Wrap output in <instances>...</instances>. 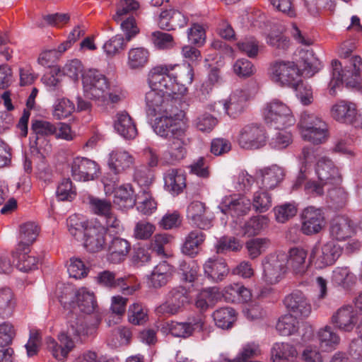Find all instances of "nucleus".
I'll return each mask as SVG.
<instances>
[{
  "label": "nucleus",
  "mask_w": 362,
  "mask_h": 362,
  "mask_svg": "<svg viewBox=\"0 0 362 362\" xmlns=\"http://www.w3.org/2000/svg\"><path fill=\"white\" fill-rule=\"evenodd\" d=\"M342 68L341 64L337 60L332 62V76L329 84V94L336 95V88L344 83L347 87H356L359 83L362 71V59L358 55L352 56Z\"/></svg>",
  "instance_id": "f257e3e1"
},
{
  "label": "nucleus",
  "mask_w": 362,
  "mask_h": 362,
  "mask_svg": "<svg viewBox=\"0 0 362 362\" xmlns=\"http://www.w3.org/2000/svg\"><path fill=\"white\" fill-rule=\"evenodd\" d=\"M81 76L85 98L94 100L99 105H104L110 88L107 76L96 69H89Z\"/></svg>",
  "instance_id": "f03ea898"
},
{
  "label": "nucleus",
  "mask_w": 362,
  "mask_h": 362,
  "mask_svg": "<svg viewBox=\"0 0 362 362\" xmlns=\"http://www.w3.org/2000/svg\"><path fill=\"white\" fill-rule=\"evenodd\" d=\"M172 64H158L152 67L148 74V83L164 94L178 95L182 88L175 82Z\"/></svg>",
  "instance_id": "7ed1b4c3"
},
{
  "label": "nucleus",
  "mask_w": 362,
  "mask_h": 362,
  "mask_svg": "<svg viewBox=\"0 0 362 362\" xmlns=\"http://www.w3.org/2000/svg\"><path fill=\"white\" fill-rule=\"evenodd\" d=\"M298 127L305 141L320 144L327 139V124L320 117L313 113L303 112L300 115Z\"/></svg>",
  "instance_id": "20e7f679"
},
{
  "label": "nucleus",
  "mask_w": 362,
  "mask_h": 362,
  "mask_svg": "<svg viewBox=\"0 0 362 362\" xmlns=\"http://www.w3.org/2000/svg\"><path fill=\"white\" fill-rule=\"evenodd\" d=\"M270 79L281 86H294L300 78V70L293 61L276 59L269 64Z\"/></svg>",
  "instance_id": "39448f33"
},
{
  "label": "nucleus",
  "mask_w": 362,
  "mask_h": 362,
  "mask_svg": "<svg viewBox=\"0 0 362 362\" xmlns=\"http://www.w3.org/2000/svg\"><path fill=\"white\" fill-rule=\"evenodd\" d=\"M264 116L265 122L277 129L292 126L296 122L289 107L278 99H274L267 103Z\"/></svg>",
  "instance_id": "423d86ee"
},
{
  "label": "nucleus",
  "mask_w": 362,
  "mask_h": 362,
  "mask_svg": "<svg viewBox=\"0 0 362 362\" xmlns=\"http://www.w3.org/2000/svg\"><path fill=\"white\" fill-rule=\"evenodd\" d=\"M57 132V127L51 122L42 119H33L31 122L30 148L37 153L51 151L49 137Z\"/></svg>",
  "instance_id": "0eeeda50"
},
{
  "label": "nucleus",
  "mask_w": 362,
  "mask_h": 362,
  "mask_svg": "<svg viewBox=\"0 0 362 362\" xmlns=\"http://www.w3.org/2000/svg\"><path fill=\"white\" fill-rule=\"evenodd\" d=\"M189 293L183 286L172 288L168 293L166 300L156 308L158 315H175L190 303Z\"/></svg>",
  "instance_id": "6e6552de"
},
{
  "label": "nucleus",
  "mask_w": 362,
  "mask_h": 362,
  "mask_svg": "<svg viewBox=\"0 0 362 362\" xmlns=\"http://www.w3.org/2000/svg\"><path fill=\"white\" fill-rule=\"evenodd\" d=\"M267 138V134L263 127L251 123L240 129L238 142L243 148L258 149L266 144Z\"/></svg>",
  "instance_id": "1a4fd4ad"
},
{
  "label": "nucleus",
  "mask_w": 362,
  "mask_h": 362,
  "mask_svg": "<svg viewBox=\"0 0 362 362\" xmlns=\"http://www.w3.org/2000/svg\"><path fill=\"white\" fill-rule=\"evenodd\" d=\"M284 304L289 314L298 318H307L312 313V305L309 299L300 291H295L286 296Z\"/></svg>",
  "instance_id": "9d476101"
},
{
  "label": "nucleus",
  "mask_w": 362,
  "mask_h": 362,
  "mask_svg": "<svg viewBox=\"0 0 362 362\" xmlns=\"http://www.w3.org/2000/svg\"><path fill=\"white\" fill-rule=\"evenodd\" d=\"M301 231L311 235L320 233L325 226V218L322 209L308 206L303 209L300 215Z\"/></svg>",
  "instance_id": "9b49d317"
},
{
  "label": "nucleus",
  "mask_w": 362,
  "mask_h": 362,
  "mask_svg": "<svg viewBox=\"0 0 362 362\" xmlns=\"http://www.w3.org/2000/svg\"><path fill=\"white\" fill-rule=\"evenodd\" d=\"M342 253L341 247L333 241H329L321 247L315 246L310 255L315 259V263L320 268H325L335 263Z\"/></svg>",
  "instance_id": "f8f14e48"
},
{
  "label": "nucleus",
  "mask_w": 362,
  "mask_h": 362,
  "mask_svg": "<svg viewBox=\"0 0 362 362\" xmlns=\"http://www.w3.org/2000/svg\"><path fill=\"white\" fill-rule=\"evenodd\" d=\"M189 139L185 130H179L176 135L170 138L167 150L165 151V159L171 164H174L183 159L187 153L186 146Z\"/></svg>",
  "instance_id": "ddd939ff"
},
{
  "label": "nucleus",
  "mask_w": 362,
  "mask_h": 362,
  "mask_svg": "<svg viewBox=\"0 0 362 362\" xmlns=\"http://www.w3.org/2000/svg\"><path fill=\"white\" fill-rule=\"evenodd\" d=\"M106 243V228L101 225L91 223L85 232L83 245L90 252H98L103 250Z\"/></svg>",
  "instance_id": "4468645a"
},
{
  "label": "nucleus",
  "mask_w": 362,
  "mask_h": 362,
  "mask_svg": "<svg viewBox=\"0 0 362 362\" xmlns=\"http://www.w3.org/2000/svg\"><path fill=\"white\" fill-rule=\"evenodd\" d=\"M115 274L105 270L100 272L97 276V281L100 285L108 288H119L124 295H133L139 288V286H132L129 279L126 277L115 278Z\"/></svg>",
  "instance_id": "2eb2a0df"
},
{
  "label": "nucleus",
  "mask_w": 362,
  "mask_h": 362,
  "mask_svg": "<svg viewBox=\"0 0 362 362\" xmlns=\"http://www.w3.org/2000/svg\"><path fill=\"white\" fill-rule=\"evenodd\" d=\"M98 170L97 163L86 158H76L71 163V175L78 181L93 180Z\"/></svg>",
  "instance_id": "dca6fc26"
},
{
  "label": "nucleus",
  "mask_w": 362,
  "mask_h": 362,
  "mask_svg": "<svg viewBox=\"0 0 362 362\" xmlns=\"http://www.w3.org/2000/svg\"><path fill=\"white\" fill-rule=\"evenodd\" d=\"M330 323L337 329L351 332L354 329L356 315L350 305H344L335 311L330 318Z\"/></svg>",
  "instance_id": "f3484780"
},
{
  "label": "nucleus",
  "mask_w": 362,
  "mask_h": 362,
  "mask_svg": "<svg viewBox=\"0 0 362 362\" xmlns=\"http://www.w3.org/2000/svg\"><path fill=\"white\" fill-rule=\"evenodd\" d=\"M331 236L339 241L351 238L355 233L354 221L346 216H335L330 223Z\"/></svg>",
  "instance_id": "a211bd4d"
},
{
  "label": "nucleus",
  "mask_w": 362,
  "mask_h": 362,
  "mask_svg": "<svg viewBox=\"0 0 362 362\" xmlns=\"http://www.w3.org/2000/svg\"><path fill=\"white\" fill-rule=\"evenodd\" d=\"M187 217L200 229L206 230L211 226L213 218L207 211L205 204L201 202H192L189 205Z\"/></svg>",
  "instance_id": "6ab92c4d"
},
{
  "label": "nucleus",
  "mask_w": 362,
  "mask_h": 362,
  "mask_svg": "<svg viewBox=\"0 0 362 362\" xmlns=\"http://www.w3.org/2000/svg\"><path fill=\"white\" fill-rule=\"evenodd\" d=\"M204 320L201 317L189 319L188 322L172 321L168 324L169 332L175 337L188 338L193 335L197 329L202 330Z\"/></svg>",
  "instance_id": "aec40b11"
},
{
  "label": "nucleus",
  "mask_w": 362,
  "mask_h": 362,
  "mask_svg": "<svg viewBox=\"0 0 362 362\" xmlns=\"http://www.w3.org/2000/svg\"><path fill=\"white\" fill-rule=\"evenodd\" d=\"M316 173L320 182L324 184L334 185L339 183L341 180L338 168L331 160L325 158L318 160Z\"/></svg>",
  "instance_id": "412c9836"
},
{
  "label": "nucleus",
  "mask_w": 362,
  "mask_h": 362,
  "mask_svg": "<svg viewBox=\"0 0 362 362\" xmlns=\"http://www.w3.org/2000/svg\"><path fill=\"white\" fill-rule=\"evenodd\" d=\"M187 23V18L179 11L169 8L161 11L158 20L160 28L166 30L183 28Z\"/></svg>",
  "instance_id": "4be33fe9"
},
{
  "label": "nucleus",
  "mask_w": 362,
  "mask_h": 362,
  "mask_svg": "<svg viewBox=\"0 0 362 362\" xmlns=\"http://www.w3.org/2000/svg\"><path fill=\"white\" fill-rule=\"evenodd\" d=\"M286 272L283 261L278 258L267 259L263 264V279L269 284H275L281 281Z\"/></svg>",
  "instance_id": "5701e85b"
},
{
  "label": "nucleus",
  "mask_w": 362,
  "mask_h": 362,
  "mask_svg": "<svg viewBox=\"0 0 362 362\" xmlns=\"http://www.w3.org/2000/svg\"><path fill=\"white\" fill-rule=\"evenodd\" d=\"M134 163V157L127 151L117 149L110 153L108 165L115 175L122 173L131 168Z\"/></svg>",
  "instance_id": "b1692460"
},
{
  "label": "nucleus",
  "mask_w": 362,
  "mask_h": 362,
  "mask_svg": "<svg viewBox=\"0 0 362 362\" xmlns=\"http://www.w3.org/2000/svg\"><path fill=\"white\" fill-rule=\"evenodd\" d=\"M58 339L60 344H58L54 339L51 337L47 338V347L56 359L63 361L66 358L69 353L74 349V343L67 334H65V332H62L59 335Z\"/></svg>",
  "instance_id": "393cba45"
},
{
  "label": "nucleus",
  "mask_w": 362,
  "mask_h": 362,
  "mask_svg": "<svg viewBox=\"0 0 362 362\" xmlns=\"http://www.w3.org/2000/svg\"><path fill=\"white\" fill-rule=\"evenodd\" d=\"M248 99L249 95L245 90H236L223 103L226 112L230 117H236L243 112Z\"/></svg>",
  "instance_id": "a878e982"
},
{
  "label": "nucleus",
  "mask_w": 362,
  "mask_h": 362,
  "mask_svg": "<svg viewBox=\"0 0 362 362\" xmlns=\"http://www.w3.org/2000/svg\"><path fill=\"white\" fill-rule=\"evenodd\" d=\"M356 115V105L349 101L340 100L331 108L332 117L342 123L352 124Z\"/></svg>",
  "instance_id": "bb28decb"
},
{
  "label": "nucleus",
  "mask_w": 362,
  "mask_h": 362,
  "mask_svg": "<svg viewBox=\"0 0 362 362\" xmlns=\"http://www.w3.org/2000/svg\"><path fill=\"white\" fill-rule=\"evenodd\" d=\"M154 132L163 137H173L179 130H184L180 127V120L161 115L156 117L153 125Z\"/></svg>",
  "instance_id": "cd10ccee"
},
{
  "label": "nucleus",
  "mask_w": 362,
  "mask_h": 362,
  "mask_svg": "<svg viewBox=\"0 0 362 362\" xmlns=\"http://www.w3.org/2000/svg\"><path fill=\"white\" fill-rule=\"evenodd\" d=\"M129 250L130 244L127 240L115 237L107 244V259L113 264L119 263L125 259Z\"/></svg>",
  "instance_id": "c85d7f7f"
},
{
  "label": "nucleus",
  "mask_w": 362,
  "mask_h": 362,
  "mask_svg": "<svg viewBox=\"0 0 362 362\" xmlns=\"http://www.w3.org/2000/svg\"><path fill=\"white\" fill-rule=\"evenodd\" d=\"M316 337L320 347L325 351H332L337 349L341 341L339 334L329 325L320 328Z\"/></svg>",
  "instance_id": "c756f323"
},
{
  "label": "nucleus",
  "mask_w": 362,
  "mask_h": 362,
  "mask_svg": "<svg viewBox=\"0 0 362 362\" xmlns=\"http://www.w3.org/2000/svg\"><path fill=\"white\" fill-rule=\"evenodd\" d=\"M307 255V251L300 247H293L289 250L287 264L296 274L301 276L306 272L308 267Z\"/></svg>",
  "instance_id": "7c9ffc66"
},
{
  "label": "nucleus",
  "mask_w": 362,
  "mask_h": 362,
  "mask_svg": "<svg viewBox=\"0 0 362 362\" xmlns=\"http://www.w3.org/2000/svg\"><path fill=\"white\" fill-rule=\"evenodd\" d=\"M298 351L296 347L288 343H276L272 349V362H296Z\"/></svg>",
  "instance_id": "2f4dec72"
},
{
  "label": "nucleus",
  "mask_w": 362,
  "mask_h": 362,
  "mask_svg": "<svg viewBox=\"0 0 362 362\" xmlns=\"http://www.w3.org/2000/svg\"><path fill=\"white\" fill-rule=\"evenodd\" d=\"M205 275L214 282H219L228 275L229 269L221 259H209L204 264Z\"/></svg>",
  "instance_id": "473e14b6"
},
{
  "label": "nucleus",
  "mask_w": 362,
  "mask_h": 362,
  "mask_svg": "<svg viewBox=\"0 0 362 362\" xmlns=\"http://www.w3.org/2000/svg\"><path fill=\"white\" fill-rule=\"evenodd\" d=\"M173 267L167 262H160L148 277L151 286L158 288L165 286L171 277Z\"/></svg>",
  "instance_id": "72a5a7b5"
},
{
  "label": "nucleus",
  "mask_w": 362,
  "mask_h": 362,
  "mask_svg": "<svg viewBox=\"0 0 362 362\" xmlns=\"http://www.w3.org/2000/svg\"><path fill=\"white\" fill-rule=\"evenodd\" d=\"M182 89L178 95L166 94L162 113L165 116H170V117L181 120L185 117V112L182 108V100L180 95Z\"/></svg>",
  "instance_id": "f704fd0d"
},
{
  "label": "nucleus",
  "mask_w": 362,
  "mask_h": 362,
  "mask_svg": "<svg viewBox=\"0 0 362 362\" xmlns=\"http://www.w3.org/2000/svg\"><path fill=\"white\" fill-rule=\"evenodd\" d=\"M166 94L155 88L147 92L145 95L147 115L155 117L157 114H161Z\"/></svg>",
  "instance_id": "c9c22d12"
},
{
  "label": "nucleus",
  "mask_w": 362,
  "mask_h": 362,
  "mask_svg": "<svg viewBox=\"0 0 362 362\" xmlns=\"http://www.w3.org/2000/svg\"><path fill=\"white\" fill-rule=\"evenodd\" d=\"M115 129L124 139H133L137 135V129L132 117L127 112L117 115Z\"/></svg>",
  "instance_id": "e433bc0d"
},
{
  "label": "nucleus",
  "mask_w": 362,
  "mask_h": 362,
  "mask_svg": "<svg viewBox=\"0 0 362 362\" xmlns=\"http://www.w3.org/2000/svg\"><path fill=\"white\" fill-rule=\"evenodd\" d=\"M205 234L200 230H192L185 238L182 247V252L189 257L196 256L200 250V247L205 240Z\"/></svg>",
  "instance_id": "4c0bfd02"
},
{
  "label": "nucleus",
  "mask_w": 362,
  "mask_h": 362,
  "mask_svg": "<svg viewBox=\"0 0 362 362\" xmlns=\"http://www.w3.org/2000/svg\"><path fill=\"white\" fill-rule=\"evenodd\" d=\"M262 185L265 189H273L283 180L284 171L276 165L264 168L259 170Z\"/></svg>",
  "instance_id": "58836bf2"
},
{
  "label": "nucleus",
  "mask_w": 362,
  "mask_h": 362,
  "mask_svg": "<svg viewBox=\"0 0 362 362\" xmlns=\"http://www.w3.org/2000/svg\"><path fill=\"white\" fill-rule=\"evenodd\" d=\"M268 226V218L265 216L251 217L241 226L243 236L252 237L259 235Z\"/></svg>",
  "instance_id": "ea45409f"
},
{
  "label": "nucleus",
  "mask_w": 362,
  "mask_h": 362,
  "mask_svg": "<svg viewBox=\"0 0 362 362\" xmlns=\"http://www.w3.org/2000/svg\"><path fill=\"white\" fill-rule=\"evenodd\" d=\"M76 304L81 313L87 315L93 313L97 308L94 293L85 288L76 291Z\"/></svg>",
  "instance_id": "a19ab883"
},
{
  "label": "nucleus",
  "mask_w": 362,
  "mask_h": 362,
  "mask_svg": "<svg viewBox=\"0 0 362 362\" xmlns=\"http://www.w3.org/2000/svg\"><path fill=\"white\" fill-rule=\"evenodd\" d=\"M164 179L167 189L175 194H180L186 186L185 177L177 169L169 170Z\"/></svg>",
  "instance_id": "79ce46f5"
},
{
  "label": "nucleus",
  "mask_w": 362,
  "mask_h": 362,
  "mask_svg": "<svg viewBox=\"0 0 362 362\" xmlns=\"http://www.w3.org/2000/svg\"><path fill=\"white\" fill-rule=\"evenodd\" d=\"M226 211L233 216H240L247 214L251 207L250 200L244 197L231 198L225 201Z\"/></svg>",
  "instance_id": "37998d69"
},
{
  "label": "nucleus",
  "mask_w": 362,
  "mask_h": 362,
  "mask_svg": "<svg viewBox=\"0 0 362 362\" xmlns=\"http://www.w3.org/2000/svg\"><path fill=\"white\" fill-rule=\"evenodd\" d=\"M38 235L37 226L33 222H27L20 227L21 241L18 245V250L28 249Z\"/></svg>",
  "instance_id": "c03bdc74"
},
{
  "label": "nucleus",
  "mask_w": 362,
  "mask_h": 362,
  "mask_svg": "<svg viewBox=\"0 0 362 362\" xmlns=\"http://www.w3.org/2000/svg\"><path fill=\"white\" fill-rule=\"evenodd\" d=\"M212 317L217 327L225 329L230 328L236 320L234 309L231 308H221L213 313Z\"/></svg>",
  "instance_id": "a18cd8bd"
},
{
  "label": "nucleus",
  "mask_w": 362,
  "mask_h": 362,
  "mask_svg": "<svg viewBox=\"0 0 362 362\" xmlns=\"http://www.w3.org/2000/svg\"><path fill=\"white\" fill-rule=\"evenodd\" d=\"M30 250H18L13 254V256L17 259L16 267L23 272H28L37 268V258L29 254Z\"/></svg>",
  "instance_id": "49530a36"
},
{
  "label": "nucleus",
  "mask_w": 362,
  "mask_h": 362,
  "mask_svg": "<svg viewBox=\"0 0 362 362\" xmlns=\"http://www.w3.org/2000/svg\"><path fill=\"white\" fill-rule=\"evenodd\" d=\"M298 317L291 314L281 316L276 323V330L282 336H291L298 332L299 322Z\"/></svg>",
  "instance_id": "de8ad7c7"
},
{
  "label": "nucleus",
  "mask_w": 362,
  "mask_h": 362,
  "mask_svg": "<svg viewBox=\"0 0 362 362\" xmlns=\"http://www.w3.org/2000/svg\"><path fill=\"white\" fill-rule=\"evenodd\" d=\"M16 300L10 288L0 289V317H10L14 311Z\"/></svg>",
  "instance_id": "09e8293b"
},
{
  "label": "nucleus",
  "mask_w": 362,
  "mask_h": 362,
  "mask_svg": "<svg viewBox=\"0 0 362 362\" xmlns=\"http://www.w3.org/2000/svg\"><path fill=\"white\" fill-rule=\"evenodd\" d=\"M114 202L123 209L132 208L136 204L134 192L129 185H122L115 192Z\"/></svg>",
  "instance_id": "8fccbe9b"
},
{
  "label": "nucleus",
  "mask_w": 362,
  "mask_h": 362,
  "mask_svg": "<svg viewBox=\"0 0 362 362\" xmlns=\"http://www.w3.org/2000/svg\"><path fill=\"white\" fill-rule=\"evenodd\" d=\"M149 55L148 50L144 47L132 48L128 52V65L131 69L144 67L148 61Z\"/></svg>",
  "instance_id": "3c124183"
},
{
  "label": "nucleus",
  "mask_w": 362,
  "mask_h": 362,
  "mask_svg": "<svg viewBox=\"0 0 362 362\" xmlns=\"http://www.w3.org/2000/svg\"><path fill=\"white\" fill-rule=\"evenodd\" d=\"M68 328L65 334L69 338L88 334V329L84 324V318L71 313L68 317Z\"/></svg>",
  "instance_id": "603ef678"
},
{
  "label": "nucleus",
  "mask_w": 362,
  "mask_h": 362,
  "mask_svg": "<svg viewBox=\"0 0 362 362\" xmlns=\"http://www.w3.org/2000/svg\"><path fill=\"white\" fill-rule=\"evenodd\" d=\"M174 79L175 82L183 85L191 84L194 78V70L189 63L182 64H172Z\"/></svg>",
  "instance_id": "864d4df0"
},
{
  "label": "nucleus",
  "mask_w": 362,
  "mask_h": 362,
  "mask_svg": "<svg viewBox=\"0 0 362 362\" xmlns=\"http://www.w3.org/2000/svg\"><path fill=\"white\" fill-rule=\"evenodd\" d=\"M332 281L337 285L348 288L354 284L356 276L347 267H338L332 272Z\"/></svg>",
  "instance_id": "5fc2aeb1"
},
{
  "label": "nucleus",
  "mask_w": 362,
  "mask_h": 362,
  "mask_svg": "<svg viewBox=\"0 0 362 362\" xmlns=\"http://www.w3.org/2000/svg\"><path fill=\"white\" fill-rule=\"evenodd\" d=\"M66 223L69 233L76 239H78L82 233L84 235L86 228L90 225L83 218L76 214L69 216Z\"/></svg>",
  "instance_id": "6e6d98bb"
},
{
  "label": "nucleus",
  "mask_w": 362,
  "mask_h": 362,
  "mask_svg": "<svg viewBox=\"0 0 362 362\" xmlns=\"http://www.w3.org/2000/svg\"><path fill=\"white\" fill-rule=\"evenodd\" d=\"M137 209L144 215L153 214L157 209V203L151 194L146 189L141 192L138 196Z\"/></svg>",
  "instance_id": "4d7b16f0"
},
{
  "label": "nucleus",
  "mask_w": 362,
  "mask_h": 362,
  "mask_svg": "<svg viewBox=\"0 0 362 362\" xmlns=\"http://www.w3.org/2000/svg\"><path fill=\"white\" fill-rule=\"evenodd\" d=\"M128 319L134 325H143L148 320V310L141 304L135 303L129 308Z\"/></svg>",
  "instance_id": "13d9d810"
},
{
  "label": "nucleus",
  "mask_w": 362,
  "mask_h": 362,
  "mask_svg": "<svg viewBox=\"0 0 362 362\" xmlns=\"http://www.w3.org/2000/svg\"><path fill=\"white\" fill-rule=\"evenodd\" d=\"M327 202L331 207L339 209L344 207L348 202V194L342 187H334L329 189Z\"/></svg>",
  "instance_id": "bf43d9fd"
},
{
  "label": "nucleus",
  "mask_w": 362,
  "mask_h": 362,
  "mask_svg": "<svg viewBox=\"0 0 362 362\" xmlns=\"http://www.w3.org/2000/svg\"><path fill=\"white\" fill-rule=\"evenodd\" d=\"M173 237L167 233H159L153 236L150 243V248L158 255L165 257L166 247L171 243Z\"/></svg>",
  "instance_id": "052dcab7"
},
{
  "label": "nucleus",
  "mask_w": 362,
  "mask_h": 362,
  "mask_svg": "<svg viewBox=\"0 0 362 362\" xmlns=\"http://www.w3.org/2000/svg\"><path fill=\"white\" fill-rule=\"evenodd\" d=\"M118 23H120V28L124 33L126 42L131 41L139 33V28L133 16L121 18Z\"/></svg>",
  "instance_id": "680f3d73"
},
{
  "label": "nucleus",
  "mask_w": 362,
  "mask_h": 362,
  "mask_svg": "<svg viewBox=\"0 0 362 362\" xmlns=\"http://www.w3.org/2000/svg\"><path fill=\"white\" fill-rule=\"evenodd\" d=\"M216 248L218 253L228 251L238 252L243 248V245L240 240L235 237L223 236L218 240Z\"/></svg>",
  "instance_id": "e2e57ef3"
},
{
  "label": "nucleus",
  "mask_w": 362,
  "mask_h": 362,
  "mask_svg": "<svg viewBox=\"0 0 362 362\" xmlns=\"http://www.w3.org/2000/svg\"><path fill=\"white\" fill-rule=\"evenodd\" d=\"M269 240L267 238H253L245 243L248 256L253 259L258 257L269 245Z\"/></svg>",
  "instance_id": "0e129e2a"
},
{
  "label": "nucleus",
  "mask_w": 362,
  "mask_h": 362,
  "mask_svg": "<svg viewBox=\"0 0 362 362\" xmlns=\"http://www.w3.org/2000/svg\"><path fill=\"white\" fill-rule=\"evenodd\" d=\"M151 40L154 46L159 49H167L174 47L175 42L171 34L155 31L151 35Z\"/></svg>",
  "instance_id": "69168bd1"
},
{
  "label": "nucleus",
  "mask_w": 362,
  "mask_h": 362,
  "mask_svg": "<svg viewBox=\"0 0 362 362\" xmlns=\"http://www.w3.org/2000/svg\"><path fill=\"white\" fill-rule=\"evenodd\" d=\"M57 295L64 308H74V299H76V291L71 286L62 285L58 287Z\"/></svg>",
  "instance_id": "338daca9"
},
{
  "label": "nucleus",
  "mask_w": 362,
  "mask_h": 362,
  "mask_svg": "<svg viewBox=\"0 0 362 362\" xmlns=\"http://www.w3.org/2000/svg\"><path fill=\"white\" fill-rule=\"evenodd\" d=\"M254 209L259 213L267 211L272 206V197L266 191H257L254 194L252 200Z\"/></svg>",
  "instance_id": "774afa93"
}]
</instances>
